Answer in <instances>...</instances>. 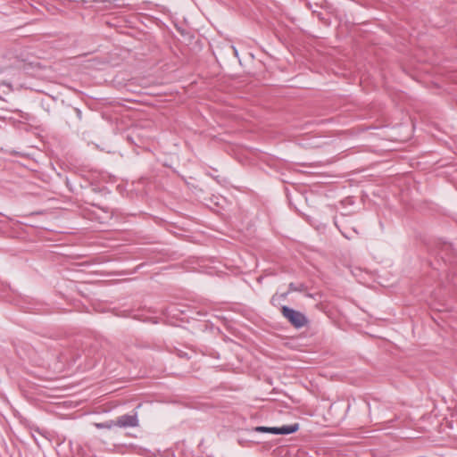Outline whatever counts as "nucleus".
Returning <instances> with one entry per match:
<instances>
[{
    "instance_id": "f257e3e1",
    "label": "nucleus",
    "mask_w": 457,
    "mask_h": 457,
    "mask_svg": "<svg viewBox=\"0 0 457 457\" xmlns=\"http://www.w3.org/2000/svg\"><path fill=\"white\" fill-rule=\"evenodd\" d=\"M281 313L283 317L297 329L305 327L309 322L308 318L303 312L287 305L282 306Z\"/></svg>"
},
{
    "instance_id": "f03ea898",
    "label": "nucleus",
    "mask_w": 457,
    "mask_h": 457,
    "mask_svg": "<svg viewBox=\"0 0 457 457\" xmlns=\"http://www.w3.org/2000/svg\"><path fill=\"white\" fill-rule=\"evenodd\" d=\"M114 425L120 428H135L138 426L137 414H124L118 417Z\"/></svg>"
},
{
    "instance_id": "7ed1b4c3",
    "label": "nucleus",
    "mask_w": 457,
    "mask_h": 457,
    "mask_svg": "<svg viewBox=\"0 0 457 457\" xmlns=\"http://www.w3.org/2000/svg\"><path fill=\"white\" fill-rule=\"evenodd\" d=\"M299 429V424L294 423L290 425H284L281 427H277L276 435H289L296 432Z\"/></svg>"
},
{
    "instance_id": "20e7f679",
    "label": "nucleus",
    "mask_w": 457,
    "mask_h": 457,
    "mask_svg": "<svg viewBox=\"0 0 457 457\" xmlns=\"http://www.w3.org/2000/svg\"><path fill=\"white\" fill-rule=\"evenodd\" d=\"M274 429H277V427H263V426H260V427H255L253 428L254 431L260 432V433L276 434V431Z\"/></svg>"
},
{
    "instance_id": "39448f33",
    "label": "nucleus",
    "mask_w": 457,
    "mask_h": 457,
    "mask_svg": "<svg viewBox=\"0 0 457 457\" xmlns=\"http://www.w3.org/2000/svg\"><path fill=\"white\" fill-rule=\"evenodd\" d=\"M289 292H303L305 290V286L304 284L303 283H300V284H295V283H290L289 286Z\"/></svg>"
},
{
    "instance_id": "423d86ee",
    "label": "nucleus",
    "mask_w": 457,
    "mask_h": 457,
    "mask_svg": "<svg viewBox=\"0 0 457 457\" xmlns=\"http://www.w3.org/2000/svg\"><path fill=\"white\" fill-rule=\"evenodd\" d=\"M9 67H10V65H0V73L4 72Z\"/></svg>"
},
{
    "instance_id": "0eeeda50",
    "label": "nucleus",
    "mask_w": 457,
    "mask_h": 457,
    "mask_svg": "<svg viewBox=\"0 0 457 457\" xmlns=\"http://www.w3.org/2000/svg\"><path fill=\"white\" fill-rule=\"evenodd\" d=\"M289 293H290V292H289V290H288L287 292H286V293H284V294H281L280 297H281L282 299H285V298L288 295V294H289Z\"/></svg>"
},
{
    "instance_id": "6e6552de",
    "label": "nucleus",
    "mask_w": 457,
    "mask_h": 457,
    "mask_svg": "<svg viewBox=\"0 0 457 457\" xmlns=\"http://www.w3.org/2000/svg\"><path fill=\"white\" fill-rule=\"evenodd\" d=\"M341 233H342V235H343L345 238H347V239H351V238H352L348 234H346V233H345V232H343V231H341Z\"/></svg>"
},
{
    "instance_id": "1a4fd4ad",
    "label": "nucleus",
    "mask_w": 457,
    "mask_h": 457,
    "mask_svg": "<svg viewBox=\"0 0 457 457\" xmlns=\"http://www.w3.org/2000/svg\"><path fill=\"white\" fill-rule=\"evenodd\" d=\"M232 49H233V51H234L235 55H237V50L236 49V47H235V46H232Z\"/></svg>"
},
{
    "instance_id": "9d476101",
    "label": "nucleus",
    "mask_w": 457,
    "mask_h": 457,
    "mask_svg": "<svg viewBox=\"0 0 457 457\" xmlns=\"http://www.w3.org/2000/svg\"><path fill=\"white\" fill-rule=\"evenodd\" d=\"M276 299V295H273L272 298H271V301L274 302Z\"/></svg>"
}]
</instances>
